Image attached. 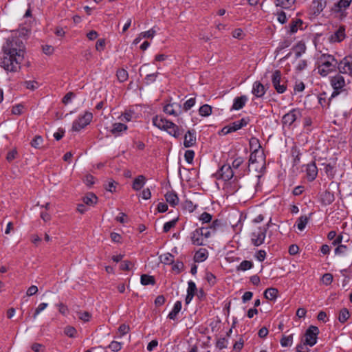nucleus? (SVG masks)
Segmentation results:
<instances>
[{"label": "nucleus", "instance_id": "obj_1", "mask_svg": "<svg viewBox=\"0 0 352 352\" xmlns=\"http://www.w3.org/2000/svg\"><path fill=\"white\" fill-rule=\"evenodd\" d=\"M24 50L23 43L19 38H8L0 54V66L7 72H19L24 58Z\"/></svg>", "mask_w": 352, "mask_h": 352}, {"label": "nucleus", "instance_id": "obj_2", "mask_svg": "<svg viewBox=\"0 0 352 352\" xmlns=\"http://www.w3.org/2000/svg\"><path fill=\"white\" fill-rule=\"evenodd\" d=\"M221 226V221L216 219L208 227L195 229L190 233V236L192 244L197 246L206 245L208 239L213 236Z\"/></svg>", "mask_w": 352, "mask_h": 352}, {"label": "nucleus", "instance_id": "obj_3", "mask_svg": "<svg viewBox=\"0 0 352 352\" xmlns=\"http://www.w3.org/2000/svg\"><path fill=\"white\" fill-rule=\"evenodd\" d=\"M318 72L322 76H327L329 73L338 68L339 63L333 55L321 54L318 57Z\"/></svg>", "mask_w": 352, "mask_h": 352}, {"label": "nucleus", "instance_id": "obj_4", "mask_svg": "<svg viewBox=\"0 0 352 352\" xmlns=\"http://www.w3.org/2000/svg\"><path fill=\"white\" fill-rule=\"evenodd\" d=\"M153 124L160 130L166 131L168 134L177 138L182 134L180 129L173 122L166 120L162 116H155L153 118Z\"/></svg>", "mask_w": 352, "mask_h": 352}, {"label": "nucleus", "instance_id": "obj_5", "mask_svg": "<svg viewBox=\"0 0 352 352\" xmlns=\"http://www.w3.org/2000/svg\"><path fill=\"white\" fill-rule=\"evenodd\" d=\"M330 82L331 85L333 89L331 97H335L341 92L346 91V87L349 82V79L346 80L343 76L338 74L331 77Z\"/></svg>", "mask_w": 352, "mask_h": 352}, {"label": "nucleus", "instance_id": "obj_6", "mask_svg": "<svg viewBox=\"0 0 352 352\" xmlns=\"http://www.w3.org/2000/svg\"><path fill=\"white\" fill-rule=\"evenodd\" d=\"M268 224L266 226L258 227L253 230L250 234L252 243L255 246H260L265 242Z\"/></svg>", "mask_w": 352, "mask_h": 352}, {"label": "nucleus", "instance_id": "obj_7", "mask_svg": "<svg viewBox=\"0 0 352 352\" xmlns=\"http://www.w3.org/2000/svg\"><path fill=\"white\" fill-rule=\"evenodd\" d=\"M286 80L282 78L281 72L276 70L272 75V82L273 87L278 94L284 93L287 89Z\"/></svg>", "mask_w": 352, "mask_h": 352}, {"label": "nucleus", "instance_id": "obj_8", "mask_svg": "<svg viewBox=\"0 0 352 352\" xmlns=\"http://www.w3.org/2000/svg\"><path fill=\"white\" fill-rule=\"evenodd\" d=\"M93 119V114L91 112L86 111L82 116H80L72 124V130L80 131L87 126Z\"/></svg>", "mask_w": 352, "mask_h": 352}, {"label": "nucleus", "instance_id": "obj_9", "mask_svg": "<svg viewBox=\"0 0 352 352\" xmlns=\"http://www.w3.org/2000/svg\"><path fill=\"white\" fill-rule=\"evenodd\" d=\"M248 122H249L248 118H241V120H236V121H235L232 123H230V124L224 126L222 129L221 132L224 135H227L230 133L236 131L241 129V128H243V126H245L248 124Z\"/></svg>", "mask_w": 352, "mask_h": 352}, {"label": "nucleus", "instance_id": "obj_10", "mask_svg": "<svg viewBox=\"0 0 352 352\" xmlns=\"http://www.w3.org/2000/svg\"><path fill=\"white\" fill-rule=\"evenodd\" d=\"M319 333V329L316 326L309 327L305 334V344H308L309 346H313L317 342V336Z\"/></svg>", "mask_w": 352, "mask_h": 352}, {"label": "nucleus", "instance_id": "obj_11", "mask_svg": "<svg viewBox=\"0 0 352 352\" xmlns=\"http://www.w3.org/2000/svg\"><path fill=\"white\" fill-rule=\"evenodd\" d=\"M234 174V170L229 164L223 165L217 173L218 178L222 179L224 181L231 179L233 177Z\"/></svg>", "mask_w": 352, "mask_h": 352}, {"label": "nucleus", "instance_id": "obj_12", "mask_svg": "<svg viewBox=\"0 0 352 352\" xmlns=\"http://www.w3.org/2000/svg\"><path fill=\"white\" fill-rule=\"evenodd\" d=\"M300 116L301 113L299 109H293L283 116L282 122L284 125L291 126Z\"/></svg>", "mask_w": 352, "mask_h": 352}, {"label": "nucleus", "instance_id": "obj_13", "mask_svg": "<svg viewBox=\"0 0 352 352\" xmlns=\"http://www.w3.org/2000/svg\"><path fill=\"white\" fill-rule=\"evenodd\" d=\"M338 69L340 73L352 76V60L346 57L343 58L339 62Z\"/></svg>", "mask_w": 352, "mask_h": 352}, {"label": "nucleus", "instance_id": "obj_14", "mask_svg": "<svg viewBox=\"0 0 352 352\" xmlns=\"http://www.w3.org/2000/svg\"><path fill=\"white\" fill-rule=\"evenodd\" d=\"M164 111L166 114L177 116L182 113V107L177 103L168 104L164 107Z\"/></svg>", "mask_w": 352, "mask_h": 352}, {"label": "nucleus", "instance_id": "obj_15", "mask_svg": "<svg viewBox=\"0 0 352 352\" xmlns=\"http://www.w3.org/2000/svg\"><path fill=\"white\" fill-rule=\"evenodd\" d=\"M196 143L195 131L188 130L184 135V145L186 148L194 146Z\"/></svg>", "mask_w": 352, "mask_h": 352}, {"label": "nucleus", "instance_id": "obj_16", "mask_svg": "<svg viewBox=\"0 0 352 352\" xmlns=\"http://www.w3.org/2000/svg\"><path fill=\"white\" fill-rule=\"evenodd\" d=\"M265 92L266 89L262 83L258 81L254 82L252 90V94H254L257 98H261L264 96Z\"/></svg>", "mask_w": 352, "mask_h": 352}, {"label": "nucleus", "instance_id": "obj_17", "mask_svg": "<svg viewBox=\"0 0 352 352\" xmlns=\"http://www.w3.org/2000/svg\"><path fill=\"white\" fill-rule=\"evenodd\" d=\"M325 7V1L323 0H314L311 6V10L314 14H319Z\"/></svg>", "mask_w": 352, "mask_h": 352}, {"label": "nucleus", "instance_id": "obj_18", "mask_svg": "<svg viewBox=\"0 0 352 352\" xmlns=\"http://www.w3.org/2000/svg\"><path fill=\"white\" fill-rule=\"evenodd\" d=\"M345 28L340 26L330 37L332 42H340L345 38Z\"/></svg>", "mask_w": 352, "mask_h": 352}, {"label": "nucleus", "instance_id": "obj_19", "mask_svg": "<svg viewBox=\"0 0 352 352\" xmlns=\"http://www.w3.org/2000/svg\"><path fill=\"white\" fill-rule=\"evenodd\" d=\"M248 101V97L246 96H241L236 97L234 100V102L232 107V110H239L242 109Z\"/></svg>", "mask_w": 352, "mask_h": 352}, {"label": "nucleus", "instance_id": "obj_20", "mask_svg": "<svg viewBox=\"0 0 352 352\" xmlns=\"http://www.w3.org/2000/svg\"><path fill=\"white\" fill-rule=\"evenodd\" d=\"M127 126L120 122L114 123L111 129V133L116 137L120 135L121 133L126 131Z\"/></svg>", "mask_w": 352, "mask_h": 352}, {"label": "nucleus", "instance_id": "obj_21", "mask_svg": "<svg viewBox=\"0 0 352 352\" xmlns=\"http://www.w3.org/2000/svg\"><path fill=\"white\" fill-rule=\"evenodd\" d=\"M296 0H274L276 6L283 9H294Z\"/></svg>", "mask_w": 352, "mask_h": 352}, {"label": "nucleus", "instance_id": "obj_22", "mask_svg": "<svg viewBox=\"0 0 352 352\" xmlns=\"http://www.w3.org/2000/svg\"><path fill=\"white\" fill-rule=\"evenodd\" d=\"M166 201L173 207L176 206L179 203V198L177 195L173 192L170 191L165 195Z\"/></svg>", "mask_w": 352, "mask_h": 352}, {"label": "nucleus", "instance_id": "obj_23", "mask_svg": "<svg viewBox=\"0 0 352 352\" xmlns=\"http://www.w3.org/2000/svg\"><path fill=\"white\" fill-rule=\"evenodd\" d=\"M208 252L206 249L201 248L197 250L194 256V260L195 262L200 263L207 259Z\"/></svg>", "mask_w": 352, "mask_h": 352}, {"label": "nucleus", "instance_id": "obj_24", "mask_svg": "<svg viewBox=\"0 0 352 352\" xmlns=\"http://www.w3.org/2000/svg\"><path fill=\"white\" fill-rule=\"evenodd\" d=\"M303 22L300 19L293 20L289 25V32L291 34L296 33L298 29H302Z\"/></svg>", "mask_w": 352, "mask_h": 352}, {"label": "nucleus", "instance_id": "obj_25", "mask_svg": "<svg viewBox=\"0 0 352 352\" xmlns=\"http://www.w3.org/2000/svg\"><path fill=\"white\" fill-rule=\"evenodd\" d=\"M278 291L277 289L270 287L267 289L264 292V296L269 300H275L278 296Z\"/></svg>", "mask_w": 352, "mask_h": 352}, {"label": "nucleus", "instance_id": "obj_26", "mask_svg": "<svg viewBox=\"0 0 352 352\" xmlns=\"http://www.w3.org/2000/svg\"><path fill=\"white\" fill-rule=\"evenodd\" d=\"M318 168L314 163L309 164L307 167V174L310 180H314L317 176Z\"/></svg>", "mask_w": 352, "mask_h": 352}, {"label": "nucleus", "instance_id": "obj_27", "mask_svg": "<svg viewBox=\"0 0 352 352\" xmlns=\"http://www.w3.org/2000/svg\"><path fill=\"white\" fill-rule=\"evenodd\" d=\"M145 184V177L144 175H139L136 177L133 183L132 188L135 190H140Z\"/></svg>", "mask_w": 352, "mask_h": 352}, {"label": "nucleus", "instance_id": "obj_28", "mask_svg": "<svg viewBox=\"0 0 352 352\" xmlns=\"http://www.w3.org/2000/svg\"><path fill=\"white\" fill-rule=\"evenodd\" d=\"M98 197L92 192L88 193L83 197V202L88 206H94L97 203Z\"/></svg>", "mask_w": 352, "mask_h": 352}, {"label": "nucleus", "instance_id": "obj_29", "mask_svg": "<svg viewBox=\"0 0 352 352\" xmlns=\"http://www.w3.org/2000/svg\"><path fill=\"white\" fill-rule=\"evenodd\" d=\"M181 309H182V302L180 301H177L175 303L172 311L169 313L168 317L170 320H175L177 317V315L180 311Z\"/></svg>", "mask_w": 352, "mask_h": 352}, {"label": "nucleus", "instance_id": "obj_30", "mask_svg": "<svg viewBox=\"0 0 352 352\" xmlns=\"http://www.w3.org/2000/svg\"><path fill=\"white\" fill-rule=\"evenodd\" d=\"M140 282L143 285H153L155 283L154 277L148 274H142L141 276Z\"/></svg>", "mask_w": 352, "mask_h": 352}, {"label": "nucleus", "instance_id": "obj_31", "mask_svg": "<svg viewBox=\"0 0 352 352\" xmlns=\"http://www.w3.org/2000/svg\"><path fill=\"white\" fill-rule=\"evenodd\" d=\"M308 220L309 218L305 215L300 217L296 221L298 229L300 231L303 230L308 223Z\"/></svg>", "mask_w": 352, "mask_h": 352}, {"label": "nucleus", "instance_id": "obj_32", "mask_svg": "<svg viewBox=\"0 0 352 352\" xmlns=\"http://www.w3.org/2000/svg\"><path fill=\"white\" fill-rule=\"evenodd\" d=\"M351 0H340L335 5V10L337 12L341 11L342 9H345L349 6Z\"/></svg>", "mask_w": 352, "mask_h": 352}, {"label": "nucleus", "instance_id": "obj_33", "mask_svg": "<svg viewBox=\"0 0 352 352\" xmlns=\"http://www.w3.org/2000/svg\"><path fill=\"white\" fill-rule=\"evenodd\" d=\"M199 113L201 116H208L212 113V107L206 104L199 107Z\"/></svg>", "mask_w": 352, "mask_h": 352}, {"label": "nucleus", "instance_id": "obj_34", "mask_svg": "<svg viewBox=\"0 0 352 352\" xmlns=\"http://www.w3.org/2000/svg\"><path fill=\"white\" fill-rule=\"evenodd\" d=\"M253 265H254L252 261L245 260L240 263V265L237 267L236 270L246 271L252 268Z\"/></svg>", "mask_w": 352, "mask_h": 352}, {"label": "nucleus", "instance_id": "obj_35", "mask_svg": "<svg viewBox=\"0 0 352 352\" xmlns=\"http://www.w3.org/2000/svg\"><path fill=\"white\" fill-rule=\"evenodd\" d=\"M349 316H350V314H349V311H348V309L346 308H343L340 311L338 320L341 323H344L347 320V319L349 318Z\"/></svg>", "mask_w": 352, "mask_h": 352}, {"label": "nucleus", "instance_id": "obj_36", "mask_svg": "<svg viewBox=\"0 0 352 352\" xmlns=\"http://www.w3.org/2000/svg\"><path fill=\"white\" fill-rule=\"evenodd\" d=\"M293 342V336L292 335L289 336H284L280 340V344L282 346L287 347L289 346L292 344Z\"/></svg>", "mask_w": 352, "mask_h": 352}, {"label": "nucleus", "instance_id": "obj_37", "mask_svg": "<svg viewBox=\"0 0 352 352\" xmlns=\"http://www.w3.org/2000/svg\"><path fill=\"white\" fill-rule=\"evenodd\" d=\"M117 78L120 82H124L128 79V72L124 69H120L117 71Z\"/></svg>", "mask_w": 352, "mask_h": 352}, {"label": "nucleus", "instance_id": "obj_38", "mask_svg": "<svg viewBox=\"0 0 352 352\" xmlns=\"http://www.w3.org/2000/svg\"><path fill=\"white\" fill-rule=\"evenodd\" d=\"M43 139L40 135H36L34 137V138L31 142V146L35 148H41V146L42 145Z\"/></svg>", "mask_w": 352, "mask_h": 352}, {"label": "nucleus", "instance_id": "obj_39", "mask_svg": "<svg viewBox=\"0 0 352 352\" xmlns=\"http://www.w3.org/2000/svg\"><path fill=\"white\" fill-rule=\"evenodd\" d=\"M195 102H196L195 98H191L187 100L184 103V105H183L184 111H187L190 110L195 104Z\"/></svg>", "mask_w": 352, "mask_h": 352}, {"label": "nucleus", "instance_id": "obj_40", "mask_svg": "<svg viewBox=\"0 0 352 352\" xmlns=\"http://www.w3.org/2000/svg\"><path fill=\"white\" fill-rule=\"evenodd\" d=\"M77 316L83 322H88L91 318V314L88 311H77Z\"/></svg>", "mask_w": 352, "mask_h": 352}, {"label": "nucleus", "instance_id": "obj_41", "mask_svg": "<svg viewBox=\"0 0 352 352\" xmlns=\"http://www.w3.org/2000/svg\"><path fill=\"white\" fill-rule=\"evenodd\" d=\"M178 219H173L172 221H168L164 223L163 227V231L164 232H168L172 228L175 227Z\"/></svg>", "mask_w": 352, "mask_h": 352}, {"label": "nucleus", "instance_id": "obj_42", "mask_svg": "<svg viewBox=\"0 0 352 352\" xmlns=\"http://www.w3.org/2000/svg\"><path fill=\"white\" fill-rule=\"evenodd\" d=\"M244 162V159L242 157H236L232 163V168L234 170L238 169L241 165Z\"/></svg>", "mask_w": 352, "mask_h": 352}, {"label": "nucleus", "instance_id": "obj_43", "mask_svg": "<svg viewBox=\"0 0 352 352\" xmlns=\"http://www.w3.org/2000/svg\"><path fill=\"white\" fill-rule=\"evenodd\" d=\"M64 333L70 338H74L76 337V330L72 326H67L64 329Z\"/></svg>", "mask_w": 352, "mask_h": 352}, {"label": "nucleus", "instance_id": "obj_44", "mask_svg": "<svg viewBox=\"0 0 352 352\" xmlns=\"http://www.w3.org/2000/svg\"><path fill=\"white\" fill-rule=\"evenodd\" d=\"M109 348L113 351L118 352L122 348V343L117 341H112L109 344Z\"/></svg>", "mask_w": 352, "mask_h": 352}, {"label": "nucleus", "instance_id": "obj_45", "mask_svg": "<svg viewBox=\"0 0 352 352\" xmlns=\"http://www.w3.org/2000/svg\"><path fill=\"white\" fill-rule=\"evenodd\" d=\"M258 153V149L256 148L254 150V151H252L251 153V154L250 155V159H249L250 164H253L254 163L258 162V160H257Z\"/></svg>", "mask_w": 352, "mask_h": 352}, {"label": "nucleus", "instance_id": "obj_46", "mask_svg": "<svg viewBox=\"0 0 352 352\" xmlns=\"http://www.w3.org/2000/svg\"><path fill=\"white\" fill-rule=\"evenodd\" d=\"M197 291V287L195 283L192 280H190L188 283L187 293L195 296Z\"/></svg>", "mask_w": 352, "mask_h": 352}, {"label": "nucleus", "instance_id": "obj_47", "mask_svg": "<svg viewBox=\"0 0 352 352\" xmlns=\"http://www.w3.org/2000/svg\"><path fill=\"white\" fill-rule=\"evenodd\" d=\"M48 306V304L47 303H45V302H42L41 304H39V305L36 307V309H35V312L33 315V318L34 319H35L37 316L42 311H43L44 309H45L47 308V307Z\"/></svg>", "mask_w": 352, "mask_h": 352}, {"label": "nucleus", "instance_id": "obj_48", "mask_svg": "<svg viewBox=\"0 0 352 352\" xmlns=\"http://www.w3.org/2000/svg\"><path fill=\"white\" fill-rule=\"evenodd\" d=\"M157 74H158V73L156 72V73H153V74H151L146 75L145 78H144L145 83L146 85H149V84L155 82V80H156V78L157 76Z\"/></svg>", "mask_w": 352, "mask_h": 352}, {"label": "nucleus", "instance_id": "obj_49", "mask_svg": "<svg viewBox=\"0 0 352 352\" xmlns=\"http://www.w3.org/2000/svg\"><path fill=\"white\" fill-rule=\"evenodd\" d=\"M194 156H195V153L193 151H192V150L186 151L185 154H184V157H185L186 161L188 163L190 164L192 162Z\"/></svg>", "mask_w": 352, "mask_h": 352}, {"label": "nucleus", "instance_id": "obj_50", "mask_svg": "<svg viewBox=\"0 0 352 352\" xmlns=\"http://www.w3.org/2000/svg\"><path fill=\"white\" fill-rule=\"evenodd\" d=\"M245 36V34L242 29L237 28L232 32V36L235 38L242 39Z\"/></svg>", "mask_w": 352, "mask_h": 352}, {"label": "nucleus", "instance_id": "obj_51", "mask_svg": "<svg viewBox=\"0 0 352 352\" xmlns=\"http://www.w3.org/2000/svg\"><path fill=\"white\" fill-rule=\"evenodd\" d=\"M199 220L201 221L202 223H209L212 220V215L204 212L200 215Z\"/></svg>", "mask_w": 352, "mask_h": 352}, {"label": "nucleus", "instance_id": "obj_52", "mask_svg": "<svg viewBox=\"0 0 352 352\" xmlns=\"http://www.w3.org/2000/svg\"><path fill=\"white\" fill-rule=\"evenodd\" d=\"M296 52L295 53L296 58H298L301 56L302 54L305 51V46L304 45H298L296 46Z\"/></svg>", "mask_w": 352, "mask_h": 352}, {"label": "nucleus", "instance_id": "obj_53", "mask_svg": "<svg viewBox=\"0 0 352 352\" xmlns=\"http://www.w3.org/2000/svg\"><path fill=\"white\" fill-rule=\"evenodd\" d=\"M254 257L259 261L262 262L266 257V252L263 250L257 251L254 255Z\"/></svg>", "mask_w": 352, "mask_h": 352}, {"label": "nucleus", "instance_id": "obj_54", "mask_svg": "<svg viewBox=\"0 0 352 352\" xmlns=\"http://www.w3.org/2000/svg\"><path fill=\"white\" fill-rule=\"evenodd\" d=\"M332 280H333V276L331 274L327 273L322 276V281L324 285H330L331 283Z\"/></svg>", "mask_w": 352, "mask_h": 352}, {"label": "nucleus", "instance_id": "obj_55", "mask_svg": "<svg viewBox=\"0 0 352 352\" xmlns=\"http://www.w3.org/2000/svg\"><path fill=\"white\" fill-rule=\"evenodd\" d=\"M277 20L281 24H284L287 22V16L285 12L280 11L277 12Z\"/></svg>", "mask_w": 352, "mask_h": 352}, {"label": "nucleus", "instance_id": "obj_56", "mask_svg": "<svg viewBox=\"0 0 352 352\" xmlns=\"http://www.w3.org/2000/svg\"><path fill=\"white\" fill-rule=\"evenodd\" d=\"M308 344H305V342L302 340V342L298 344L296 346L297 352H309V349L307 347Z\"/></svg>", "mask_w": 352, "mask_h": 352}, {"label": "nucleus", "instance_id": "obj_57", "mask_svg": "<svg viewBox=\"0 0 352 352\" xmlns=\"http://www.w3.org/2000/svg\"><path fill=\"white\" fill-rule=\"evenodd\" d=\"M25 87L27 89H29L31 90H34V89H37L38 87V83L36 81H31V80L25 81Z\"/></svg>", "mask_w": 352, "mask_h": 352}, {"label": "nucleus", "instance_id": "obj_58", "mask_svg": "<svg viewBox=\"0 0 352 352\" xmlns=\"http://www.w3.org/2000/svg\"><path fill=\"white\" fill-rule=\"evenodd\" d=\"M156 31L152 28L148 31L143 32L140 34V36L143 38H153L155 34Z\"/></svg>", "mask_w": 352, "mask_h": 352}, {"label": "nucleus", "instance_id": "obj_59", "mask_svg": "<svg viewBox=\"0 0 352 352\" xmlns=\"http://www.w3.org/2000/svg\"><path fill=\"white\" fill-rule=\"evenodd\" d=\"M129 329L130 328L128 325L122 324L119 327L118 332L121 336H123L129 332Z\"/></svg>", "mask_w": 352, "mask_h": 352}, {"label": "nucleus", "instance_id": "obj_60", "mask_svg": "<svg viewBox=\"0 0 352 352\" xmlns=\"http://www.w3.org/2000/svg\"><path fill=\"white\" fill-rule=\"evenodd\" d=\"M75 96V94L72 92V91H69L68 92L63 98L62 100V102L63 103H64L65 104H67L69 102H71L72 99L73 98H74Z\"/></svg>", "mask_w": 352, "mask_h": 352}, {"label": "nucleus", "instance_id": "obj_61", "mask_svg": "<svg viewBox=\"0 0 352 352\" xmlns=\"http://www.w3.org/2000/svg\"><path fill=\"white\" fill-rule=\"evenodd\" d=\"M307 67V61L306 60H300L296 65V70L301 72L305 69Z\"/></svg>", "mask_w": 352, "mask_h": 352}, {"label": "nucleus", "instance_id": "obj_62", "mask_svg": "<svg viewBox=\"0 0 352 352\" xmlns=\"http://www.w3.org/2000/svg\"><path fill=\"white\" fill-rule=\"evenodd\" d=\"M227 340L226 338H220L217 342V344H216V346L221 350L223 349H225L227 347Z\"/></svg>", "mask_w": 352, "mask_h": 352}, {"label": "nucleus", "instance_id": "obj_63", "mask_svg": "<svg viewBox=\"0 0 352 352\" xmlns=\"http://www.w3.org/2000/svg\"><path fill=\"white\" fill-rule=\"evenodd\" d=\"M116 184H117L113 180L109 181L108 183L105 186V189L107 190L112 192L116 190Z\"/></svg>", "mask_w": 352, "mask_h": 352}, {"label": "nucleus", "instance_id": "obj_64", "mask_svg": "<svg viewBox=\"0 0 352 352\" xmlns=\"http://www.w3.org/2000/svg\"><path fill=\"white\" fill-rule=\"evenodd\" d=\"M206 278L207 280V281L210 284V285H214L215 283H216V277L215 276L211 273V272H207L206 273Z\"/></svg>", "mask_w": 352, "mask_h": 352}]
</instances>
